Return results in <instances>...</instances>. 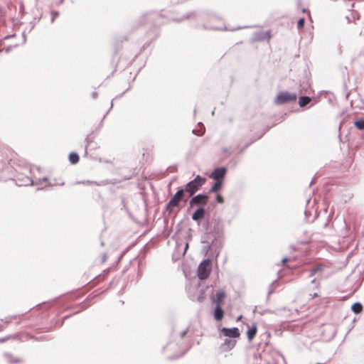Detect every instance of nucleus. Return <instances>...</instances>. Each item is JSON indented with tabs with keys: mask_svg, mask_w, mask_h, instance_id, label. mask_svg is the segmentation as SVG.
Returning a JSON list of instances; mask_svg holds the SVG:
<instances>
[{
	"mask_svg": "<svg viewBox=\"0 0 364 364\" xmlns=\"http://www.w3.org/2000/svg\"><path fill=\"white\" fill-rule=\"evenodd\" d=\"M16 318V316H9L6 317L4 320L2 319V321H4L5 323L8 324L12 321L13 319Z\"/></svg>",
	"mask_w": 364,
	"mask_h": 364,
	"instance_id": "nucleus-22",
	"label": "nucleus"
},
{
	"mask_svg": "<svg viewBox=\"0 0 364 364\" xmlns=\"http://www.w3.org/2000/svg\"><path fill=\"white\" fill-rule=\"evenodd\" d=\"M226 173V169L225 168H218L214 170V171L211 174V177L217 181H222L225 174Z\"/></svg>",
	"mask_w": 364,
	"mask_h": 364,
	"instance_id": "nucleus-8",
	"label": "nucleus"
},
{
	"mask_svg": "<svg viewBox=\"0 0 364 364\" xmlns=\"http://www.w3.org/2000/svg\"><path fill=\"white\" fill-rule=\"evenodd\" d=\"M271 36L270 31H262L255 33V39L257 41H269Z\"/></svg>",
	"mask_w": 364,
	"mask_h": 364,
	"instance_id": "nucleus-9",
	"label": "nucleus"
},
{
	"mask_svg": "<svg viewBox=\"0 0 364 364\" xmlns=\"http://www.w3.org/2000/svg\"><path fill=\"white\" fill-rule=\"evenodd\" d=\"M311 102V98L307 96L301 97L299 100V104L300 107H304L308 105Z\"/></svg>",
	"mask_w": 364,
	"mask_h": 364,
	"instance_id": "nucleus-15",
	"label": "nucleus"
},
{
	"mask_svg": "<svg viewBox=\"0 0 364 364\" xmlns=\"http://www.w3.org/2000/svg\"><path fill=\"white\" fill-rule=\"evenodd\" d=\"M225 296L226 294L224 291L218 290L215 294V297L213 299V301L215 304V306H222L224 304Z\"/></svg>",
	"mask_w": 364,
	"mask_h": 364,
	"instance_id": "nucleus-7",
	"label": "nucleus"
},
{
	"mask_svg": "<svg viewBox=\"0 0 364 364\" xmlns=\"http://www.w3.org/2000/svg\"><path fill=\"white\" fill-rule=\"evenodd\" d=\"M80 160L79 155L77 153H70L69 155V161L72 164H76Z\"/></svg>",
	"mask_w": 364,
	"mask_h": 364,
	"instance_id": "nucleus-13",
	"label": "nucleus"
},
{
	"mask_svg": "<svg viewBox=\"0 0 364 364\" xmlns=\"http://www.w3.org/2000/svg\"><path fill=\"white\" fill-rule=\"evenodd\" d=\"M287 261H288V259H287V258H284V259H282V263H283V264H285L287 263Z\"/></svg>",
	"mask_w": 364,
	"mask_h": 364,
	"instance_id": "nucleus-25",
	"label": "nucleus"
},
{
	"mask_svg": "<svg viewBox=\"0 0 364 364\" xmlns=\"http://www.w3.org/2000/svg\"><path fill=\"white\" fill-rule=\"evenodd\" d=\"M310 296H311V298H316V297H317L318 295V294H317V293H314V294H310Z\"/></svg>",
	"mask_w": 364,
	"mask_h": 364,
	"instance_id": "nucleus-24",
	"label": "nucleus"
},
{
	"mask_svg": "<svg viewBox=\"0 0 364 364\" xmlns=\"http://www.w3.org/2000/svg\"><path fill=\"white\" fill-rule=\"evenodd\" d=\"M208 202V196L203 194L197 195L196 196L193 197L191 201L190 205L191 206H193L198 204H203L205 205Z\"/></svg>",
	"mask_w": 364,
	"mask_h": 364,
	"instance_id": "nucleus-5",
	"label": "nucleus"
},
{
	"mask_svg": "<svg viewBox=\"0 0 364 364\" xmlns=\"http://www.w3.org/2000/svg\"><path fill=\"white\" fill-rule=\"evenodd\" d=\"M184 193L185 191L183 189H181L173 196L166 206V210L168 212H172L175 208L179 205L180 202L183 200Z\"/></svg>",
	"mask_w": 364,
	"mask_h": 364,
	"instance_id": "nucleus-3",
	"label": "nucleus"
},
{
	"mask_svg": "<svg viewBox=\"0 0 364 364\" xmlns=\"http://www.w3.org/2000/svg\"><path fill=\"white\" fill-rule=\"evenodd\" d=\"M212 269V262L211 260L209 259H204L202 261L198 268V277L200 279L204 280L206 279Z\"/></svg>",
	"mask_w": 364,
	"mask_h": 364,
	"instance_id": "nucleus-2",
	"label": "nucleus"
},
{
	"mask_svg": "<svg viewBox=\"0 0 364 364\" xmlns=\"http://www.w3.org/2000/svg\"><path fill=\"white\" fill-rule=\"evenodd\" d=\"M216 200L219 203H223L224 202L223 197L220 194L217 195Z\"/></svg>",
	"mask_w": 364,
	"mask_h": 364,
	"instance_id": "nucleus-23",
	"label": "nucleus"
},
{
	"mask_svg": "<svg viewBox=\"0 0 364 364\" xmlns=\"http://www.w3.org/2000/svg\"><path fill=\"white\" fill-rule=\"evenodd\" d=\"M188 244H186V249H187V248H188Z\"/></svg>",
	"mask_w": 364,
	"mask_h": 364,
	"instance_id": "nucleus-26",
	"label": "nucleus"
},
{
	"mask_svg": "<svg viewBox=\"0 0 364 364\" xmlns=\"http://www.w3.org/2000/svg\"><path fill=\"white\" fill-rule=\"evenodd\" d=\"M205 215V210L202 208H198L192 215L193 220H198L202 219Z\"/></svg>",
	"mask_w": 364,
	"mask_h": 364,
	"instance_id": "nucleus-12",
	"label": "nucleus"
},
{
	"mask_svg": "<svg viewBox=\"0 0 364 364\" xmlns=\"http://www.w3.org/2000/svg\"><path fill=\"white\" fill-rule=\"evenodd\" d=\"M95 136L93 134H90L87 136L85 139V149H87L88 147H90V144L94 141Z\"/></svg>",
	"mask_w": 364,
	"mask_h": 364,
	"instance_id": "nucleus-18",
	"label": "nucleus"
},
{
	"mask_svg": "<svg viewBox=\"0 0 364 364\" xmlns=\"http://www.w3.org/2000/svg\"><path fill=\"white\" fill-rule=\"evenodd\" d=\"M324 266L321 264H317L314 267H312L310 270V275L314 276L318 272H321L323 269Z\"/></svg>",
	"mask_w": 364,
	"mask_h": 364,
	"instance_id": "nucleus-14",
	"label": "nucleus"
},
{
	"mask_svg": "<svg viewBox=\"0 0 364 364\" xmlns=\"http://www.w3.org/2000/svg\"><path fill=\"white\" fill-rule=\"evenodd\" d=\"M205 181V178L201 177L200 176H197L195 179L186 184L184 191L189 193V197L192 196L202 187Z\"/></svg>",
	"mask_w": 364,
	"mask_h": 364,
	"instance_id": "nucleus-1",
	"label": "nucleus"
},
{
	"mask_svg": "<svg viewBox=\"0 0 364 364\" xmlns=\"http://www.w3.org/2000/svg\"><path fill=\"white\" fill-rule=\"evenodd\" d=\"M354 125L355 127L360 129V130H363L364 129V119H360V120H357L354 122Z\"/></svg>",
	"mask_w": 364,
	"mask_h": 364,
	"instance_id": "nucleus-19",
	"label": "nucleus"
},
{
	"mask_svg": "<svg viewBox=\"0 0 364 364\" xmlns=\"http://www.w3.org/2000/svg\"><path fill=\"white\" fill-rule=\"evenodd\" d=\"M351 308H352L353 311L355 312V314H359L363 310V306L359 303H355V304H353Z\"/></svg>",
	"mask_w": 364,
	"mask_h": 364,
	"instance_id": "nucleus-17",
	"label": "nucleus"
},
{
	"mask_svg": "<svg viewBox=\"0 0 364 364\" xmlns=\"http://www.w3.org/2000/svg\"><path fill=\"white\" fill-rule=\"evenodd\" d=\"M305 23V20L304 18H300L297 22V28L301 29L304 27Z\"/></svg>",
	"mask_w": 364,
	"mask_h": 364,
	"instance_id": "nucleus-21",
	"label": "nucleus"
},
{
	"mask_svg": "<svg viewBox=\"0 0 364 364\" xmlns=\"http://www.w3.org/2000/svg\"><path fill=\"white\" fill-rule=\"evenodd\" d=\"M257 332V326L256 323H254L252 325V328H250L247 332V338L250 341H251L254 338Z\"/></svg>",
	"mask_w": 364,
	"mask_h": 364,
	"instance_id": "nucleus-11",
	"label": "nucleus"
},
{
	"mask_svg": "<svg viewBox=\"0 0 364 364\" xmlns=\"http://www.w3.org/2000/svg\"><path fill=\"white\" fill-rule=\"evenodd\" d=\"M223 186V181H217L210 189V192L215 193L219 191Z\"/></svg>",
	"mask_w": 364,
	"mask_h": 364,
	"instance_id": "nucleus-16",
	"label": "nucleus"
},
{
	"mask_svg": "<svg viewBox=\"0 0 364 364\" xmlns=\"http://www.w3.org/2000/svg\"><path fill=\"white\" fill-rule=\"evenodd\" d=\"M296 97H297L295 93L282 92L277 95L275 99V103L277 105H282L290 102H294L296 101Z\"/></svg>",
	"mask_w": 364,
	"mask_h": 364,
	"instance_id": "nucleus-4",
	"label": "nucleus"
},
{
	"mask_svg": "<svg viewBox=\"0 0 364 364\" xmlns=\"http://www.w3.org/2000/svg\"><path fill=\"white\" fill-rule=\"evenodd\" d=\"M235 343H236L235 341H232L230 339L225 340V345H226L228 346V349L232 348L235 346Z\"/></svg>",
	"mask_w": 364,
	"mask_h": 364,
	"instance_id": "nucleus-20",
	"label": "nucleus"
},
{
	"mask_svg": "<svg viewBox=\"0 0 364 364\" xmlns=\"http://www.w3.org/2000/svg\"><path fill=\"white\" fill-rule=\"evenodd\" d=\"M221 332L225 336L229 338H238L240 335L237 328H223Z\"/></svg>",
	"mask_w": 364,
	"mask_h": 364,
	"instance_id": "nucleus-6",
	"label": "nucleus"
},
{
	"mask_svg": "<svg viewBox=\"0 0 364 364\" xmlns=\"http://www.w3.org/2000/svg\"><path fill=\"white\" fill-rule=\"evenodd\" d=\"M213 315L216 321H221L224 316V311L222 309V307L220 306H215Z\"/></svg>",
	"mask_w": 364,
	"mask_h": 364,
	"instance_id": "nucleus-10",
	"label": "nucleus"
}]
</instances>
